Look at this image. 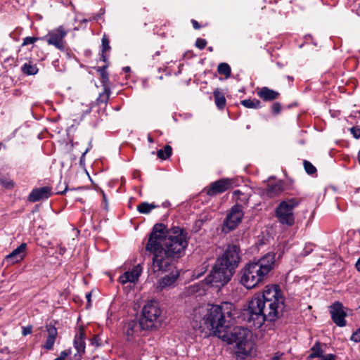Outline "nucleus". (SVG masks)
I'll return each mask as SVG.
<instances>
[{"mask_svg":"<svg viewBox=\"0 0 360 360\" xmlns=\"http://www.w3.org/2000/svg\"><path fill=\"white\" fill-rule=\"evenodd\" d=\"M0 352L8 354L9 353L8 348L7 347H5L2 349H1Z\"/></svg>","mask_w":360,"mask_h":360,"instance_id":"nucleus-50","label":"nucleus"},{"mask_svg":"<svg viewBox=\"0 0 360 360\" xmlns=\"http://www.w3.org/2000/svg\"><path fill=\"white\" fill-rule=\"evenodd\" d=\"M235 318V307L229 302L220 304H206L193 309L192 326L205 336L213 335L228 344H236V354L245 359L253 348L251 332L243 327L231 329Z\"/></svg>","mask_w":360,"mask_h":360,"instance_id":"nucleus-1","label":"nucleus"},{"mask_svg":"<svg viewBox=\"0 0 360 360\" xmlns=\"http://www.w3.org/2000/svg\"><path fill=\"white\" fill-rule=\"evenodd\" d=\"M234 271L217 259L209 275V282L216 286L226 285L232 278Z\"/></svg>","mask_w":360,"mask_h":360,"instance_id":"nucleus-7","label":"nucleus"},{"mask_svg":"<svg viewBox=\"0 0 360 360\" xmlns=\"http://www.w3.org/2000/svg\"><path fill=\"white\" fill-rule=\"evenodd\" d=\"M22 71L23 73L27 75H34L37 73L38 68L35 65H32L31 63H25L22 68Z\"/></svg>","mask_w":360,"mask_h":360,"instance_id":"nucleus-31","label":"nucleus"},{"mask_svg":"<svg viewBox=\"0 0 360 360\" xmlns=\"http://www.w3.org/2000/svg\"><path fill=\"white\" fill-rule=\"evenodd\" d=\"M67 34L68 31L64 26L60 25L57 28L49 31L41 39L45 40L48 44L54 46L57 49L64 51L65 49L64 39Z\"/></svg>","mask_w":360,"mask_h":360,"instance_id":"nucleus-11","label":"nucleus"},{"mask_svg":"<svg viewBox=\"0 0 360 360\" xmlns=\"http://www.w3.org/2000/svg\"><path fill=\"white\" fill-rule=\"evenodd\" d=\"M233 198L236 202V204H240L243 206V205H247L248 203L250 195L248 193H243L240 190H236L233 193Z\"/></svg>","mask_w":360,"mask_h":360,"instance_id":"nucleus-22","label":"nucleus"},{"mask_svg":"<svg viewBox=\"0 0 360 360\" xmlns=\"http://www.w3.org/2000/svg\"><path fill=\"white\" fill-rule=\"evenodd\" d=\"M301 202L297 198H287L282 200L275 210V217L282 225L292 226L295 224L293 210Z\"/></svg>","mask_w":360,"mask_h":360,"instance_id":"nucleus-6","label":"nucleus"},{"mask_svg":"<svg viewBox=\"0 0 360 360\" xmlns=\"http://www.w3.org/2000/svg\"><path fill=\"white\" fill-rule=\"evenodd\" d=\"M304 169L308 174H314L316 172V167L309 161L304 160L303 162Z\"/></svg>","mask_w":360,"mask_h":360,"instance_id":"nucleus-32","label":"nucleus"},{"mask_svg":"<svg viewBox=\"0 0 360 360\" xmlns=\"http://www.w3.org/2000/svg\"><path fill=\"white\" fill-rule=\"evenodd\" d=\"M311 354L308 356V359L314 358H321L323 355V350L321 348V343L316 342L310 349Z\"/></svg>","mask_w":360,"mask_h":360,"instance_id":"nucleus-25","label":"nucleus"},{"mask_svg":"<svg viewBox=\"0 0 360 360\" xmlns=\"http://www.w3.org/2000/svg\"><path fill=\"white\" fill-rule=\"evenodd\" d=\"M163 224H156L150 233L146 251L152 255L156 271L171 269L188 246L187 233L178 226L167 231Z\"/></svg>","mask_w":360,"mask_h":360,"instance_id":"nucleus-2","label":"nucleus"},{"mask_svg":"<svg viewBox=\"0 0 360 360\" xmlns=\"http://www.w3.org/2000/svg\"><path fill=\"white\" fill-rule=\"evenodd\" d=\"M26 248V243H21L18 248L6 256L4 261L7 262L8 264H13L21 261L24 257V253Z\"/></svg>","mask_w":360,"mask_h":360,"instance_id":"nucleus-17","label":"nucleus"},{"mask_svg":"<svg viewBox=\"0 0 360 360\" xmlns=\"http://www.w3.org/2000/svg\"><path fill=\"white\" fill-rule=\"evenodd\" d=\"M92 345H95L96 347H99L101 345V340L98 336H95L91 340Z\"/></svg>","mask_w":360,"mask_h":360,"instance_id":"nucleus-42","label":"nucleus"},{"mask_svg":"<svg viewBox=\"0 0 360 360\" xmlns=\"http://www.w3.org/2000/svg\"><path fill=\"white\" fill-rule=\"evenodd\" d=\"M330 313L333 321L339 327H344L346 326L347 321L345 317L347 313L345 311L343 305L339 302L333 303L330 307Z\"/></svg>","mask_w":360,"mask_h":360,"instance_id":"nucleus-13","label":"nucleus"},{"mask_svg":"<svg viewBox=\"0 0 360 360\" xmlns=\"http://www.w3.org/2000/svg\"><path fill=\"white\" fill-rule=\"evenodd\" d=\"M143 330H146L142 326L141 321H137L136 319L130 320L127 322L124 326V333L126 336V340L132 342L136 340L137 337L141 335Z\"/></svg>","mask_w":360,"mask_h":360,"instance_id":"nucleus-12","label":"nucleus"},{"mask_svg":"<svg viewBox=\"0 0 360 360\" xmlns=\"http://www.w3.org/2000/svg\"><path fill=\"white\" fill-rule=\"evenodd\" d=\"M123 72H129L131 71V68L129 66H125L122 68Z\"/></svg>","mask_w":360,"mask_h":360,"instance_id":"nucleus-49","label":"nucleus"},{"mask_svg":"<svg viewBox=\"0 0 360 360\" xmlns=\"http://www.w3.org/2000/svg\"><path fill=\"white\" fill-rule=\"evenodd\" d=\"M46 331L48 333V335L43 347L47 350H51L53 347L56 337L58 335V331L57 328L52 325L46 326Z\"/></svg>","mask_w":360,"mask_h":360,"instance_id":"nucleus-19","label":"nucleus"},{"mask_svg":"<svg viewBox=\"0 0 360 360\" xmlns=\"http://www.w3.org/2000/svg\"><path fill=\"white\" fill-rule=\"evenodd\" d=\"M258 96L264 101H272L279 96V93L266 86H264L258 90Z\"/></svg>","mask_w":360,"mask_h":360,"instance_id":"nucleus-20","label":"nucleus"},{"mask_svg":"<svg viewBox=\"0 0 360 360\" xmlns=\"http://www.w3.org/2000/svg\"><path fill=\"white\" fill-rule=\"evenodd\" d=\"M288 79H292V77H290V76H288Z\"/></svg>","mask_w":360,"mask_h":360,"instance_id":"nucleus-55","label":"nucleus"},{"mask_svg":"<svg viewBox=\"0 0 360 360\" xmlns=\"http://www.w3.org/2000/svg\"><path fill=\"white\" fill-rule=\"evenodd\" d=\"M217 72L220 75H223L227 79L230 77L231 74V69L230 65L226 63H221L218 65Z\"/></svg>","mask_w":360,"mask_h":360,"instance_id":"nucleus-29","label":"nucleus"},{"mask_svg":"<svg viewBox=\"0 0 360 360\" xmlns=\"http://www.w3.org/2000/svg\"><path fill=\"white\" fill-rule=\"evenodd\" d=\"M158 157L160 159L165 160L167 158L165 157V155L164 154V151L162 149H160L158 150Z\"/></svg>","mask_w":360,"mask_h":360,"instance_id":"nucleus-44","label":"nucleus"},{"mask_svg":"<svg viewBox=\"0 0 360 360\" xmlns=\"http://www.w3.org/2000/svg\"><path fill=\"white\" fill-rule=\"evenodd\" d=\"M91 293H87V294L86 295V299H87V301H88V304H90V302H91Z\"/></svg>","mask_w":360,"mask_h":360,"instance_id":"nucleus-51","label":"nucleus"},{"mask_svg":"<svg viewBox=\"0 0 360 360\" xmlns=\"http://www.w3.org/2000/svg\"><path fill=\"white\" fill-rule=\"evenodd\" d=\"M243 216V207L240 204H235L223 221L222 231L229 233L235 230L241 222Z\"/></svg>","mask_w":360,"mask_h":360,"instance_id":"nucleus-8","label":"nucleus"},{"mask_svg":"<svg viewBox=\"0 0 360 360\" xmlns=\"http://www.w3.org/2000/svg\"><path fill=\"white\" fill-rule=\"evenodd\" d=\"M141 266L138 264L134 266L131 271H126L122 274L119 277V281L122 284H125L128 282L135 283L138 281L141 275Z\"/></svg>","mask_w":360,"mask_h":360,"instance_id":"nucleus-18","label":"nucleus"},{"mask_svg":"<svg viewBox=\"0 0 360 360\" xmlns=\"http://www.w3.org/2000/svg\"><path fill=\"white\" fill-rule=\"evenodd\" d=\"M150 269L153 273L158 274V276L165 274V276L160 279L157 283V288L159 290H162L165 288L173 285L179 276V272L176 269L175 264H174V268H172L171 269H164L162 270L156 271L153 268V260H152Z\"/></svg>","mask_w":360,"mask_h":360,"instance_id":"nucleus-10","label":"nucleus"},{"mask_svg":"<svg viewBox=\"0 0 360 360\" xmlns=\"http://www.w3.org/2000/svg\"><path fill=\"white\" fill-rule=\"evenodd\" d=\"M71 354L70 349H65L60 353L58 358L65 360V359Z\"/></svg>","mask_w":360,"mask_h":360,"instance_id":"nucleus-41","label":"nucleus"},{"mask_svg":"<svg viewBox=\"0 0 360 360\" xmlns=\"http://www.w3.org/2000/svg\"><path fill=\"white\" fill-rule=\"evenodd\" d=\"M233 184L232 179H221L210 184L207 188V194L210 196L215 195L218 193H224L229 189Z\"/></svg>","mask_w":360,"mask_h":360,"instance_id":"nucleus-14","label":"nucleus"},{"mask_svg":"<svg viewBox=\"0 0 360 360\" xmlns=\"http://www.w3.org/2000/svg\"><path fill=\"white\" fill-rule=\"evenodd\" d=\"M213 94L216 105L219 109H223L226 105V98L224 94L220 92L219 89H216Z\"/></svg>","mask_w":360,"mask_h":360,"instance_id":"nucleus-27","label":"nucleus"},{"mask_svg":"<svg viewBox=\"0 0 360 360\" xmlns=\"http://www.w3.org/2000/svg\"><path fill=\"white\" fill-rule=\"evenodd\" d=\"M241 105L247 108L258 109L261 108V103L257 99H245L241 101Z\"/></svg>","mask_w":360,"mask_h":360,"instance_id":"nucleus-30","label":"nucleus"},{"mask_svg":"<svg viewBox=\"0 0 360 360\" xmlns=\"http://www.w3.org/2000/svg\"><path fill=\"white\" fill-rule=\"evenodd\" d=\"M311 250V249H310V250L307 249V250H304V252H306L304 255H308L310 252Z\"/></svg>","mask_w":360,"mask_h":360,"instance_id":"nucleus-53","label":"nucleus"},{"mask_svg":"<svg viewBox=\"0 0 360 360\" xmlns=\"http://www.w3.org/2000/svg\"><path fill=\"white\" fill-rule=\"evenodd\" d=\"M108 68V65L98 67L97 69V71L100 73L101 76V83L105 86H108L109 83V75L106 71V69Z\"/></svg>","mask_w":360,"mask_h":360,"instance_id":"nucleus-28","label":"nucleus"},{"mask_svg":"<svg viewBox=\"0 0 360 360\" xmlns=\"http://www.w3.org/2000/svg\"><path fill=\"white\" fill-rule=\"evenodd\" d=\"M85 338L86 335L82 328L75 335L74 338V347L77 352L74 354L71 360H82L83 354L85 353Z\"/></svg>","mask_w":360,"mask_h":360,"instance_id":"nucleus-15","label":"nucleus"},{"mask_svg":"<svg viewBox=\"0 0 360 360\" xmlns=\"http://www.w3.org/2000/svg\"><path fill=\"white\" fill-rule=\"evenodd\" d=\"M54 360H63V359H60V358L57 357V358H56Z\"/></svg>","mask_w":360,"mask_h":360,"instance_id":"nucleus-56","label":"nucleus"},{"mask_svg":"<svg viewBox=\"0 0 360 360\" xmlns=\"http://www.w3.org/2000/svg\"><path fill=\"white\" fill-rule=\"evenodd\" d=\"M285 298L278 285H266L261 294L255 295L249 302L243 314L255 328L261 327L266 321H274L283 316Z\"/></svg>","mask_w":360,"mask_h":360,"instance_id":"nucleus-3","label":"nucleus"},{"mask_svg":"<svg viewBox=\"0 0 360 360\" xmlns=\"http://www.w3.org/2000/svg\"><path fill=\"white\" fill-rule=\"evenodd\" d=\"M148 141L150 143H153V138H152L150 136H148Z\"/></svg>","mask_w":360,"mask_h":360,"instance_id":"nucleus-52","label":"nucleus"},{"mask_svg":"<svg viewBox=\"0 0 360 360\" xmlns=\"http://www.w3.org/2000/svg\"><path fill=\"white\" fill-rule=\"evenodd\" d=\"M275 254L268 252L258 259L245 264L239 272V281L247 289H252L263 282L274 268Z\"/></svg>","mask_w":360,"mask_h":360,"instance_id":"nucleus-4","label":"nucleus"},{"mask_svg":"<svg viewBox=\"0 0 360 360\" xmlns=\"http://www.w3.org/2000/svg\"><path fill=\"white\" fill-rule=\"evenodd\" d=\"M110 93H111V91H110V89L109 86L103 87V91L102 93L99 94V96L96 99V103L98 105H100V104L106 105L109 100Z\"/></svg>","mask_w":360,"mask_h":360,"instance_id":"nucleus-26","label":"nucleus"},{"mask_svg":"<svg viewBox=\"0 0 360 360\" xmlns=\"http://www.w3.org/2000/svg\"><path fill=\"white\" fill-rule=\"evenodd\" d=\"M281 105L279 103H273L272 106H271V112L272 113H274V115H278L281 112Z\"/></svg>","mask_w":360,"mask_h":360,"instance_id":"nucleus-36","label":"nucleus"},{"mask_svg":"<svg viewBox=\"0 0 360 360\" xmlns=\"http://www.w3.org/2000/svg\"><path fill=\"white\" fill-rule=\"evenodd\" d=\"M32 332V326H27L22 327V334L23 336H26L29 334H31Z\"/></svg>","mask_w":360,"mask_h":360,"instance_id":"nucleus-39","label":"nucleus"},{"mask_svg":"<svg viewBox=\"0 0 360 360\" xmlns=\"http://www.w3.org/2000/svg\"><path fill=\"white\" fill-rule=\"evenodd\" d=\"M350 132L356 139L360 138V128L358 127H353L350 129Z\"/></svg>","mask_w":360,"mask_h":360,"instance_id":"nucleus-37","label":"nucleus"},{"mask_svg":"<svg viewBox=\"0 0 360 360\" xmlns=\"http://www.w3.org/2000/svg\"><path fill=\"white\" fill-rule=\"evenodd\" d=\"M53 194L52 189L49 186H43L33 189L29 195L28 200L35 202L39 200L48 199Z\"/></svg>","mask_w":360,"mask_h":360,"instance_id":"nucleus-16","label":"nucleus"},{"mask_svg":"<svg viewBox=\"0 0 360 360\" xmlns=\"http://www.w3.org/2000/svg\"><path fill=\"white\" fill-rule=\"evenodd\" d=\"M38 39H39V38H37V37H27L24 38L23 42H22V46H27V45H29V44H32L34 42H36Z\"/></svg>","mask_w":360,"mask_h":360,"instance_id":"nucleus-33","label":"nucleus"},{"mask_svg":"<svg viewBox=\"0 0 360 360\" xmlns=\"http://www.w3.org/2000/svg\"><path fill=\"white\" fill-rule=\"evenodd\" d=\"M355 266L356 270L360 272V257L357 259Z\"/></svg>","mask_w":360,"mask_h":360,"instance_id":"nucleus-47","label":"nucleus"},{"mask_svg":"<svg viewBox=\"0 0 360 360\" xmlns=\"http://www.w3.org/2000/svg\"><path fill=\"white\" fill-rule=\"evenodd\" d=\"M141 324L146 330L157 328L162 322V309L156 300H149L143 305L141 316Z\"/></svg>","mask_w":360,"mask_h":360,"instance_id":"nucleus-5","label":"nucleus"},{"mask_svg":"<svg viewBox=\"0 0 360 360\" xmlns=\"http://www.w3.org/2000/svg\"><path fill=\"white\" fill-rule=\"evenodd\" d=\"M101 194H102V196H103V201L105 204V208H107L108 207V200H107V196L105 195V193H104L103 191H101Z\"/></svg>","mask_w":360,"mask_h":360,"instance_id":"nucleus-45","label":"nucleus"},{"mask_svg":"<svg viewBox=\"0 0 360 360\" xmlns=\"http://www.w3.org/2000/svg\"><path fill=\"white\" fill-rule=\"evenodd\" d=\"M250 125H248V126L246 127V128H247V129H250Z\"/></svg>","mask_w":360,"mask_h":360,"instance_id":"nucleus-57","label":"nucleus"},{"mask_svg":"<svg viewBox=\"0 0 360 360\" xmlns=\"http://www.w3.org/2000/svg\"><path fill=\"white\" fill-rule=\"evenodd\" d=\"M207 45V41L202 38H198L195 41V46L199 49L202 50Z\"/></svg>","mask_w":360,"mask_h":360,"instance_id":"nucleus-34","label":"nucleus"},{"mask_svg":"<svg viewBox=\"0 0 360 360\" xmlns=\"http://www.w3.org/2000/svg\"><path fill=\"white\" fill-rule=\"evenodd\" d=\"M311 250V249H310V250L307 249V250H304V252H306L304 255H308L310 252Z\"/></svg>","mask_w":360,"mask_h":360,"instance_id":"nucleus-54","label":"nucleus"},{"mask_svg":"<svg viewBox=\"0 0 360 360\" xmlns=\"http://www.w3.org/2000/svg\"><path fill=\"white\" fill-rule=\"evenodd\" d=\"M91 142L90 141L89 143V146L88 148L85 150V151L82 154V156L80 158V160H79V162H80V165H84V162H85V155L86 154L89 152V150L91 149Z\"/></svg>","mask_w":360,"mask_h":360,"instance_id":"nucleus-38","label":"nucleus"},{"mask_svg":"<svg viewBox=\"0 0 360 360\" xmlns=\"http://www.w3.org/2000/svg\"><path fill=\"white\" fill-rule=\"evenodd\" d=\"M163 151H164V154L165 155V157L167 158H168L172 155V148L170 146L166 145L164 147Z\"/></svg>","mask_w":360,"mask_h":360,"instance_id":"nucleus-40","label":"nucleus"},{"mask_svg":"<svg viewBox=\"0 0 360 360\" xmlns=\"http://www.w3.org/2000/svg\"><path fill=\"white\" fill-rule=\"evenodd\" d=\"M191 23L193 26V28L195 30H198L201 27L200 25L195 20H191Z\"/></svg>","mask_w":360,"mask_h":360,"instance_id":"nucleus-46","label":"nucleus"},{"mask_svg":"<svg viewBox=\"0 0 360 360\" xmlns=\"http://www.w3.org/2000/svg\"><path fill=\"white\" fill-rule=\"evenodd\" d=\"M209 50H210V51H212V47H210V48H209Z\"/></svg>","mask_w":360,"mask_h":360,"instance_id":"nucleus-58","label":"nucleus"},{"mask_svg":"<svg viewBox=\"0 0 360 360\" xmlns=\"http://www.w3.org/2000/svg\"><path fill=\"white\" fill-rule=\"evenodd\" d=\"M217 259L235 271L241 259L239 246L234 244L229 245L224 253Z\"/></svg>","mask_w":360,"mask_h":360,"instance_id":"nucleus-9","label":"nucleus"},{"mask_svg":"<svg viewBox=\"0 0 360 360\" xmlns=\"http://www.w3.org/2000/svg\"><path fill=\"white\" fill-rule=\"evenodd\" d=\"M102 53L101 55V60H102L103 62L106 63L108 61V57L105 55V52L110 51V41L108 38V37L104 34L102 37Z\"/></svg>","mask_w":360,"mask_h":360,"instance_id":"nucleus-24","label":"nucleus"},{"mask_svg":"<svg viewBox=\"0 0 360 360\" xmlns=\"http://www.w3.org/2000/svg\"><path fill=\"white\" fill-rule=\"evenodd\" d=\"M67 190H68V186H65V189H64L63 191H56V193H57V194H61V195H63V194H65V192L67 191Z\"/></svg>","mask_w":360,"mask_h":360,"instance_id":"nucleus-48","label":"nucleus"},{"mask_svg":"<svg viewBox=\"0 0 360 360\" xmlns=\"http://www.w3.org/2000/svg\"><path fill=\"white\" fill-rule=\"evenodd\" d=\"M158 205L155 203H148V202H143L137 206V210L141 214H149L153 209L158 207Z\"/></svg>","mask_w":360,"mask_h":360,"instance_id":"nucleus-23","label":"nucleus"},{"mask_svg":"<svg viewBox=\"0 0 360 360\" xmlns=\"http://www.w3.org/2000/svg\"><path fill=\"white\" fill-rule=\"evenodd\" d=\"M350 340L354 342H360V327L352 333Z\"/></svg>","mask_w":360,"mask_h":360,"instance_id":"nucleus-35","label":"nucleus"},{"mask_svg":"<svg viewBox=\"0 0 360 360\" xmlns=\"http://www.w3.org/2000/svg\"><path fill=\"white\" fill-rule=\"evenodd\" d=\"M283 356V352H277L274 354V356L271 358L270 360H281Z\"/></svg>","mask_w":360,"mask_h":360,"instance_id":"nucleus-43","label":"nucleus"},{"mask_svg":"<svg viewBox=\"0 0 360 360\" xmlns=\"http://www.w3.org/2000/svg\"><path fill=\"white\" fill-rule=\"evenodd\" d=\"M283 191L281 183L268 184L264 191V194L269 198H274Z\"/></svg>","mask_w":360,"mask_h":360,"instance_id":"nucleus-21","label":"nucleus"}]
</instances>
